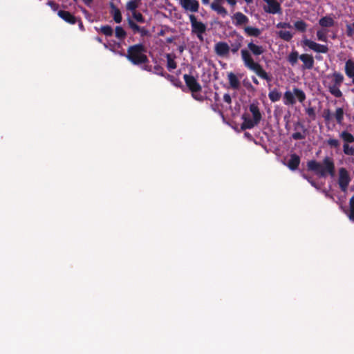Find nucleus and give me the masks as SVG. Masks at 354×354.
<instances>
[{"label":"nucleus","instance_id":"45","mask_svg":"<svg viewBox=\"0 0 354 354\" xmlns=\"http://www.w3.org/2000/svg\"><path fill=\"white\" fill-rule=\"evenodd\" d=\"M47 5L50 7V8L53 10V11H57L58 10L59 8V5L56 3L55 1L53 0H50L47 2Z\"/></svg>","mask_w":354,"mask_h":354},{"label":"nucleus","instance_id":"22","mask_svg":"<svg viewBox=\"0 0 354 354\" xmlns=\"http://www.w3.org/2000/svg\"><path fill=\"white\" fill-rule=\"evenodd\" d=\"M319 24L322 28H330L334 26L335 21L330 16H324L319 20Z\"/></svg>","mask_w":354,"mask_h":354},{"label":"nucleus","instance_id":"9","mask_svg":"<svg viewBox=\"0 0 354 354\" xmlns=\"http://www.w3.org/2000/svg\"><path fill=\"white\" fill-rule=\"evenodd\" d=\"M351 181L347 170L342 167L339 170L338 184L342 191L345 192Z\"/></svg>","mask_w":354,"mask_h":354},{"label":"nucleus","instance_id":"39","mask_svg":"<svg viewBox=\"0 0 354 354\" xmlns=\"http://www.w3.org/2000/svg\"><path fill=\"white\" fill-rule=\"evenodd\" d=\"M327 31L326 30H319L317 31L316 35L319 41H327Z\"/></svg>","mask_w":354,"mask_h":354},{"label":"nucleus","instance_id":"42","mask_svg":"<svg viewBox=\"0 0 354 354\" xmlns=\"http://www.w3.org/2000/svg\"><path fill=\"white\" fill-rule=\"evenodd\" d=\"M133 18L139 23H144L145 21V17L140 12L136 11L132 13Z\"/></svg>","mask_w":354,"mask_h":354},{"label":"nucleus","instance_id":"21","mask_svg":"<svg viewBox=\"0 0 354 354\" xmlns=\"http://www.w3.org/2000/svg\"><path fill=\"white\" fill-rule=\"evenodd\" d=\"M110 7L111 8V14L113 15L114 21L117 24H120L122 20V14L120 9L117 8L113 3H111Z\"/></svg>","mask_w":354,"mask_h":354},{"label":"nucleus","instance_id":"14","mask_svg":"<svg viewBox=\"0 0 354 354\" xmlns=\"http://www.w3.org/2000/svg\"><path fill=\"white\" fill-rule=\"evenodd\" d=\"M57 15L61 19L69 24L73 25L77 22V18L68 11L59 10Z\"/></svg>","mask_w":354,"mask_h":354},{"label":"nucleus","instance_id":"13","mask_svg":"<svg viewBox=\"0 0 354 354\" xmlns=\"http://www.w3.org/2000/svg\"><path fill=\"white\" fill-rule=\"evenodd\" d=\"M299 59L304 63L303 69L310 70L314 67L315 61L312 55L301 54L299 55Z\"/></svg>","mask_w":354,"mask_h":354},{"label":"nucleus","instance_id":"25","mask_svg":"<svg viewBox=\"0 0 354 354\" xmlns=\"http://www.w3.org/2000/svg\"><path fill=\"white\" fill-rule=\"evenodd\" d=\"M283 103L286 105H293L296 103L295 94L290 91L285 92L283 95Z\"/></svg>","mask_w":354,"mask_h":354},{"label":"nucleus","instance_id":"3","mask_svg":"<svg viewBox=\"0 0 354 354\" xmlns=\"http://www.w3.org/2000/svg\"><path fill=\"white\" fill-rule=\"evenodd\" d=\"M147 48L142 44H137L130 46L127 48V53L125 55L127 59L133 65H141L149 62L145 55Z\"/></svg>","mask_w":354,"mask_h":354},{"label":"nucleus","instance_id":"43","mask_svg":"<svg viewBox=\"0 0 354 354\" xmlns=\"http://www.w3.org/2000/svg\"><path fill=\"white\" fill-rule=\"evenodd\" d=\"M153 73L164 77L167 74L165 72L164 68L160 65H156L153 67Z\"/></svg>","mask_w":354,"mask_h":354},{"label":"nucleus","instance_id":"5","mask_svg":"<svg viewBox=\"0 0 354 354\" xmlns=\"http://www.w3.org/2000/svg\"><path fill=\"white\" fill-rule=\"evenodd\" d=\"M327 78L332 80L331 84L327 86L330 93L335 97H341L342 96V92L339 88L344 80V75L339 72L335 71L332 74L328 75Z\"/></svg>","mask_w":354,"mask_h":354},{"label":"nucleus","instance_id":"8","mask_svg":"<svg viewBox=\"0 0 354 354\" xmlns=\"http://www.w3.org/2000/svg\"><path fill=\"white\" fill-rule=\"evenodd\" d=\"M179 4L185 11L192 13L198 12L200 8L198 0H180Z\"/></svg>","mask_w":354,"mask_h":354},{"label":"nucleus","instance_id":"29","mask_svg":"<svg viewBox=\"0 0 354 354\" xmlns=\"http://www.w3.org/2000/svg\"><path fill=\"white\" fill-rule=\"evenodd\" d=\"M165 77L169 81H170L174 86H175L177 88H181L183 91H184V86L182 82L180 80V79L169 74H166V75H165Z\"/></svg>","mask_w":354,"mask_h":354},{"label":"nucleus","instance_id":"61","mask_svg":"<svg viewBox=\"0 0 354 354\" xmlns=\"http://www.w3.org/2000/svg\"><path fill=\"white\" fill-rule=\"evenodd\" d=\"M165 35V30H161L159 32H158V35L160 36H163Z\"/></svg>","mask_w":354,"mask_h":354},{"label":"nucleus","instance_id":"1","mask_svg":"<svg viewBox=\"0 0 354 354\" xmlns=\"http://www.w3.org/2000/svg\"><path fill=\"white\" fill-rule=\"evenodd\" d=\"M264 51L265 49L262 46L257 45L250 41L248 44V49L244 48L241 50V55L244 66L246 68L254 71L259 77L269 82L272 80L271 76L268 75L260 64L254 62L251 55L252 54L255 57L259 56Z\"/></svg>","mask_w":354,"mask_h":354},{"label":"nucleus","instance_id":"55","mask_svg":"<svg viewBox=\"0 0 354 354\" xmlns=\"http://www.w3.org/2000/svg\"><path fill=\"white\" fill-rule=\"evenodd\" d=\"M82 1L84 3V4H86V6H90V5L93 3V0H82Z\"/></svg>","mask_w":354,"mask_h":354},{"label":"nucleus","instance_id":"50","mask_svg":"<svg viewBox=\"0 0 354 354\" xmlns=\"http://www.w3.org/2000/svg\"><path fill=\"white\" fill-rule=\"evenodd\" d=\"M303 177L306 179L312 186H313L314 187H317V183L313 180H312V178L310 177H308V176H306V174H304L303 175Z\"/></svg>","mask_w":354,"mask_h":354},{"label":"nucleus","instance_id":"63","mask_svg":"<svg viewBox=\"0 0 354 354\" xmlns=\"http://www.w3.org/2000/svg\"><path fill=\"white\" fill-rule=\"evenodd\" d=\"M315 58L317 59V60H321L322 59V57L320 56V55H316L315 56Z\"/></svg>","mask_w":354,"mask_h":354},{"label":"nucleus","instance_id":"58","mask_svg":"<svg viewBox=\"0 0 354 354\" xmlns=\"http://www.w3.org/2000/svg\"><path fill=\"white\" fill-rule=\"evenodd\" d=\"M95 39L99 43H102V39L100 37H96Z\"/></svg>","mask_w":354,"mask_h":354},{"label":"nucleus","instance_id":"57","mask_svg":"<svg viewBox=\"0 0 354 354\" xmlns=\"http://www.w3.org/2000/svg\"><path fill=\"white\" fill-rule=\"evenodd\" d=\"M252 80L253 83H254L257 85H258L259 84L258 80L255 77H252Z\"/></svg>","mask_w":354,"mask_h":354},{"label":"nucleus","instance_id":"41","mask_svg":"<svg viewBox=\"0 0 354 354\" xmlns=\"http://www.w3.org/2000/svg\"><path fill=\"white\" fill-rule=\"evenodd\" d=\"M128 25L129 28L132 30L134 34L137 33L139 30L140 26H138L136 22H134L131 19H128Z\"/></svg>","mask_w":354,"mask_h":354},{"label":"nucleus","instance_id":"32","mask_svg":"<svg viewBox=\"0 0 354 354\" xmlns=\"http://www.w3.org/2000/svg\"><path fill=\"white\" fill-rule=\"evenodd\" d=\"M268 97L272 102H275L281 99V93L277 88H274L269 92Z\"/></svg>","mask_w":354,"mask_h":354},{"label":"nucleus","instance_id":"11","mask_svg":"<svg viewBox=\"0 0 354 354\" xmlns=\"http://www.w3.org/2000/svg\"><path fill=\"white\" fill-rule=\"evenodd\" d=\"M214 51L218 56L226 57L230 53V46L224 41H219L215 44Z\"/></svg>","mask_w":354,"mask_h":354},{"label":"nucleus","instance_id":"33","mask_svg":"<svg viewBox=\"0 0 354 354\" xmlns=\"http://www.w3.org/2000/svg\"><path fill=\"white\" fill-rule=\"evenodd\" d=\"M293 93L295 94V97H297L299 102L302 103L305 101L306 96L305 93L301 89L294 88Z\"/></svg>","mask_w":354,"mask_h":354},{"label":"nucleus","instance_id":"28","mask_svg":"<svg viewBox=\"0 0 354 354\" xmlns=\"http://www.w3.org/2000/svg\"><path fill=\"white\" fill-rule=\"evenodd\" d=\"M96 31L101 32L106 37H111L113 34V30L109 25L102 26L100 28L95 27Z\"/></svg>","mask_w":354,"mask_h":354},{"label":"nucleus","instance_id":"52","mask_svg":"<svg viewBox=\"0 0 354 354\" xmlns=\"http://www.w3.org/2000/svg\"><path fill=\"white\" fill-rule=\"evenodd\" d=\"M353 32H354V31H353L351 26V25H347L346 26V34H347V35L348 37H352L353 35Z\"/></svg>","mask_w":354,"mask_h":354},{"label":"nucleus","instance_id":"16","mask_svg":"<svg viewBox=\"0 0 354 354\" xmlns=\"http://www.w3.org/2000/svg\"><path fill=\"white\" fill-rule=\"evenodd\" d=\"M242 119L243 120V122L241 124V128L243 130L251 129L259 124L258 122L255 121L253 118H250L246 115H243Z\"/></svg>","mask_w":354,"mask_h":354},{"label":"nucleus","instance_id":"7","mask_svg":"<svg viewBox=\"0 0 354 354\" xmlns=\"http://www.w3.org/2000/svg\"><path fill=\"white\" fill-rule=\"evenodd\" d=\"M302 44L304 46H307L316 53H326L328 51V47L326 45L318 44L306 38L302 40Z\"/></svg>","mask_w":354,"mask_h":354},{"label":"nucleus","instance_id":"6","mask_svg":"<svg viewBox=\"0 0 354 354\" xmlns=\"http://www.w3.org/2000/svg\"><path fill=\"white\" fill-rule=\"evenodd\" d=\"M189 19L191 24L192 34L196 35L197 38L203 42L204 41L203 35L207 30L206 25L203 22L198 21L196 17L193 14L189 15Z\"/></svg>","mask_w":354,"mask_h":354},{"label":"nucleus","instance_id":"51","mask_svg":"<svg viewBox=\"0 0 354 354\" xmlns=\"http://www.w3.org/2000/svg\"><path fill=\"white\" fill-rule=\"evenodd\" d=\"M223 100L226 103L230 104L232 103V98H231L230 95L229 93L224 94V95H223Z\"/></svg>","mask_w":354,"mask_h":354},{"label":"nucleus","instance_id":"56","mask_svg":"<svg viewBox=\"0 0 354 354\" xmlns=\"http://www.w3.org/2000/svg\"><path fill=\"white\" fill-rule=\"evenodd\" d=\"M201 2L205 6H207V5L210 6V0H201Z\"/></svg>","mask_w":354,"mask_h":354},{"label":"nucleus","instance_id":"35","mask_svg":"<svg viewBox=\"0 0 354 354\" xmlns=\"http://www.w3.org/2000/svg\"><path fill=\"white\" fill-rule=\"evenodd\" d=\"M340 137L347 144L354 142V136L346 131H342Z\"/></svg>","mask_w":354,"mask_h":354},{"label":"nucleus","instance_id":"47","mask_svg":"<svg viewBox=\"0 0 354 354\" xmlns=\"http://www.w3.org/2000/svg\"><path fill=\"white\" fill-rule=\"evenodd\" d=\"M306 114L310 117L313 120H315V118H316V113H315V109L313 107H308V109H306Z\"/></svg>","mask_w":354,"mask_h":354},{"label":"nucleus","instance_id":"54","mask_svg":"<svg viewBox=\"0 0 354 354\" xmlns=\"http://www.w3.org/2000/svg\"><path fill=\"white\" fill-rule=\"evenodd\" d=\"M174 38L173 37H167L166 39V42L167 44H171V43H172L174 41Z\"/></svg>","mask_w":354,"mask_h":354},{"label":"nucleus","instance_id":"36","mask_svg":"<svg viewBox=\"0 0 354 354\" xmlns=\"http://www.w3.org/2000/svg\"><path fill=\"white\" fill-rule=\"evenodd\" d=\"M348 216L352 222H354V195L350 198L349 201V210Z\"/></svg>","mask_w":354,"mask_h":354},{"label":"nucleus","instance_id":"30","mask_svg":"<svg viewBox=\"0 0 354 354\" xmlns=\"http://www.w3.org/2000/svg\"><path fill=\"white\" fill-rule=\"evenodd\" d=\"M115 36L120 41H124L127 37V32L122 26H118L115 28Z\"/></svg>","mask_w":354,"mask_h":354},{"label":"nucleus","instance_id":"24","mask_svg":"<svg viewBox=\"0 0 354 354\" xmlns=\"http://www.w3.org/2000/svg\"><path fill=\"white\" fill-rule=\"evenodd\" d=\"M297 127H299L303 130L304 133L295 132L292 134V138L295 140L304 139L306 138V129L304 125L299 122L296 124L295 128L297 129Z\"/></svg>","mask_w":354,"mask_h":354},{"label":"nucleus","instance_id":"40","mask_svg":"<svg viewBox=\"0 0 354 354\" xmlns=\"http://www.w3.org/2000/svg\"><path fill=\"white\" fill-rule=\"evenodd\" d=\"M343 151L346 155L354 156V147L349 146L347 143L344 144Z\"/></svg>","mask_w":354,"mask_h":354},{"label":"nucleus","instance_id":"20","mask_svg":"<svg viewBox=\"0 0 354 354\" xmlns=\"http://www.w3.org/2000/svg\"><path fill=\"white\" fill-rule=\"evenodd\" d=\"M243 40V36L241 35H237L236 39L230 44V51H231L233 54H236L241 47Z\"/></svg>","mask_w":354,"mask_h":354},{"label":"nucleus","instance_id":"53","mask_svg":"<svg viewBox=\"0 0 354 354\" xmlns=\"http://www.w3.org/2000/svg\"><path fill=\"white\" fill-rule=\"evenodd\" d=\"M77 23H78V26H79L80 29L82 31H84L85 30V28H84V26L83 23L81 21V19H77Z\"/></svg>","mask_w":354,"mask_h":354},{"label":"nucleus","instance_id":"2","mask_svg":"<svg viewBox=\"0 0 354 354\" xmlns=\"http://www.w3.org/2000/svg\"><path fill=\"white\" fill-rule=\"evenodd\" d=\"M308 170L313 171L320 177H326L328 174L333 177L335 174V163L332 158L326 156L322 162L312 160L307 162Z\"/></svg>","mask_w":354,"mask_h":354},{"label":"nucleus","instance_id":"60","mask_svg":"<svg viewBox=\"0 0 354 354\" xmlns=\"http://www.w3.org/2000/svg\"><path fill=\"white\" fill-rule=\"evenodd\" d=\"M144 70H146V71H151V66H145L144 68H143Z\"/></svg>","mask_w":354,"mask_h":354},{"label":"nucleus","instance_id":"17","mask_svg":"<svg viewBox=\"0 0 354 354\" xmlns=\"http://www.w3.org/2000/svg\"><path fill=\"white\" fill-rule=\"evenodd\" d=\"M249 110L252 113L253 119L259 123L262 119V115L259 109L257 103H252L249 106Z\"/></svg>","mask_w":354,"mask_h":354},{"label":"nucleus","instance_id":"59","mask_svg":"<svg viewBox=\"0 0 354 354\" xmlns=\"http://www.w3.org/2000/svg\"><path fill=\"white\" fill-rule=\"evenodd\" d=\"M214 100L216 101H218L219 100V96H218V94L217 93H215Z\"/></svg>","mask_w":354,"mask_h":354},{"label":"nucleus","instance_id":"44","mask_svg":"<svg viewBox=\"0 0 354 354\" xmlns=\"http://www.w3.org/2000/svg\"><path fill=\"white\" fill-rule=\"evenodd\" d=\"M328 145L334 148H337L339 146V142L337 139L330 138L327 140Z\"/></svg>","mask_w":354,"mask_h":354},{"label":"nucleus","instance_id":"37","mask_svg":"<svg viewBox=\"0 0 354 354\" xmlns=\"http://www.w3.org/2000/svg\"><path fill=\"white\" fill-rule=\"evenodd\" d=\"M278 35L281 39L286 41H290L293 37L292 34L290 31L283 30H280L278 32Z\"/></svg>","mask_w":354,"mask_h":354},{"label":"nucleus","instance_id":"4","mask_svg":"<svg viewBox=\"0 0 354 354\" xmlns=\"http://www.w3.org/2000/svg\"><path fill=\"white\" fill-rule=\"evenodd\" d=\"M185 84L189 90L192 93V97L199 102H203L205 100V97L198 93L202 90V86L197 80L191 75L185 74L183 75Z\"/></svg>","mask_w":354,"mask_h":354},{"label":"nucleus","instance_id":"48","mask_svg":"<svg viewBox=\"0 0 354 354\" xmlns=\"http://www.w3.org/2000/svg\"><path fill=\"white\" fill-rule=\"evenodd\" d=\"M323 117L324 118V120L326 122H329L331 119V114L329 109L324 110L323 113Z\"/></svg>","mask_w":354,"mask_h":354},{"label":"nucleus","instance_id":"15","mask_svg":"<svg viewBox=\"0 0 354 354\" xmlns=\"http://www.w3.org/2000/svg\"><path fill=\"white\" fill-rule=\"evenodd\" d=\"M344 71L346 76L352 80L354 85V61L349 59L345 63Z\"/></svg>","mask_w":354,"mask_h":354},{"label":"nucleus","instance_id":"38","mask_svg":"<svg viewBox=\"0 0 354 354\" xmlns=\"http://www.w3.org/2000/svg\"><path fill=\"white\" fill-rule=\"evenodd\" d=\"M335 118L338 124H341L344 120V110L342 108H337L335 113Z\"/></svg>","mask_w":354,"mask_h":354},{"label":"nucleus","instance_id":"64","mask_svg":"<svg viewBox=\"0 0 354 354\" xmlns=\"http://www.w3.org/2000/svg\"><path fill=\"white\" fill-rule=\"evenodd\" d=\"M104 46L105 48H107V44H104Z\"/></svg>","mask_w":354,"mask_h":354},{"label":"nucleus","instance_id":"19","mask_svg":"<svg viewBox=\"0 0 354 354\" xmlns=\"http://www.w3.org/2000/svg\"><path fill=\"white\" fill-rule=\"evenodd\" d=\"M227 79L229 81L230 86L232 89L239 90L240 88V82L236 75L234 73H229L227 74Z\"/></svg>","mask_w":354,"mask_h":354},{"label":"nucleus","instance_id":"34","mask_svg":"<svg viewBox=\"0 0 354 354\" xmlns=\"http://www.w3.org/2000/svg\"><path fill=\"white\" fill-rule=\"evenodd\" d=\"M307 26H308L307 24L303 20H298L294 23L295 28L301 32H306Z\"/></svg>","mask_w":354,"mask_h":354},{"label":"nucleus","instance_id":"62","mask_svg":"<svg viewBox=\"0 0 354 354\" xmlns=\"http://www.w3.org/2000/svg\"><path fill=\"white\" fill-rule=\"evenodd\" d=\"M178 50H179L180 53H182L184 50L183 46H179Z\"/></svg>","mask_w":354,"mask_h":354},{"label":"nucleus","instance_id":"12","mask_svg":"<svg viewBox=\"0 0 354 354\" xmlns=\"http://www.w3.org/2000/svg\"><path fill=\"white\" fill-rule=\"evenodd\" d=\"M233 24L239 27L245 25L249 22L248 17L241 12H235L232 16Z\"/></svg>","mask_w":354,"mask_h":354},{"label":"nucleus","instance_id":"23","mask_svg":"<svg viewBox=\"0 0 354 354\" xmlns=\"http://www.w3.org/2000/svg\"><path fill=\"white\" fill-rule=\"evenodd\" d=\"M141 3L142 0H130L126 3V10L133 13L137 11Z\"/></svg>","mask_w":354,"mask_h":354},{"label":"nucleus","instance_id":"46","mask_svg":"<svg viewBox=\"0 0 354 354\" xmlns=\"http://www.w3.org/2000/svg\"><path fill=\"white\" fill-rule=\"evenodd\" d=\"M137 33H139L142 37H147L150 35L149 30L145 27H140L139 30Z\"/></svg>","mask_w":354,"mask_h":354},{"label":"nucleus","instance_id":"49","mask_svg":"<svg viewBox=\"0 0 354 354\" xmlns=\"http://www.w3.org/2000/svg\"><path fill=\"white\" fill-rule=\"evenodd\" d=\"M277 27L281 28H290L292 26L290 23L279 22V24H277Z\"/></svg>","mask_w":354,"mask_h":354},{"label":"nucleus","instance_id":"18","mask_svg":"<svg viewBox=\"0 0 354 354\" xmlns=\"http://www.w3.org/2000/svg\"><path fill=\"white\" fill-rule=\"evenodd\" d=\"M300 157L298 155L291 154L287 165L290 170H296L300 164Z\"/></svg>","mask_w":354,"mask_h":354},{"label":"nucleus","instance_id":"31","mask_svg":"<svg viewBox=\"0 0 354 354\" xmlns=\"http://www.w3.org/2000/svg\"><path fill=\"white\" fill-rule=\"evenodd\" d=\"M299 58V53L297 50H292L289 55L288 56V62L290 64L291 66H294L298 61Z\"/></svg>","mask_w":354,"mask_h":354},{"label":"nucleus","instance_id":"27","mask_svg":"<svg viewBox=\"0 0 354 354\" xmlns=\"http://www.w3.org/2000/svg\"><path fill=\"white\" fill-rule=\"evenodd\" d=\"M244 32L248 36L250 37H259L261 32L260 29L256 28V27H252V26H246L244 28Z\"/></svg>","mask_w":354,"mask_h":354},{"label":"nucleus","instance_id":"10","mask_svg":"<svg viewBox=\"0 0 354 354\" xmlns=\"http://www.w3.org/2000/svg\"><path fill=\"white\" fill-rule=\"evenodd\" d=\"M263 1L266 3V6H263L266 12L272 15L281 12V7L277 0H263Z\"/></svg>","mask_w":354,"mask_h":354},{"label":"nucleus","instance_id":"26","mask_svg":"<svg viewBox=\"0 0 354 354\" xmlns=\"http://www.w3.org/2000/svg\"><path fill=\"white\" fill-rule=\"evenodd\" d=\"M176 57L174 54L168 53L166 55L167 67L169 71L174 70L177 67L176 62H175Z\"/></svg>","mask_w":354,"mask_h":354}]
</instances>
